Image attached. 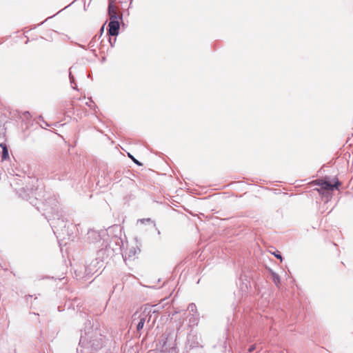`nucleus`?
Segmentation results:
<instances>
[{
	"label": "nucleus",
	"instance_id": "obj_1",
	"mask_svg": "<svg viewBox=\"0 0 353 353\" xmlns=\"http://www.w3.org/2000/svg\"><path fill=\"white\" fill-rule=\"evenodd\" d=\"M119 23L115 16H111L109 23V34L112 36H116L119 34Z\"/></svg>",
	"mask_w": 353,
	"mask_h": 353
},
{
	"label": "nucleus",
	"instance_id": "obj_16",
	"mask_svg": "<svg viewBox=\"0 0 353 353\" xmlns=\"http://www.w3.org/2000/svg\"><path fill=\"white\" fill-rule=\"evenodd\" d=\"M129 157H130L132 159H134V158H133V157H132V155H130V154H129Z\"/></svg>",
	"mask_w": 353,
	"mask_h": 353
},
{
	"label": "nucleus",
	"instance_id": "obj_6",
	"mask_svg": "<svg viewBox=\"0 0 353 353\" xmlns=\"http://www.w3.org/2000/svg\"><path fill=\"white\" fill-rule=\"evenodd\" d=\"M274 281L276 285H278V283L280 282L279 276L274 275Z\"/></svg>",
	"mask_w": 353,
	"mask_h": 353
},
{
	"label": "nucleus",
	"instance_id": "obj_15",
	"mask_svg": "<svg viewBox=\"0 0 353 353\" xmlns=\"http://www.w3.org/2000/svg\"><path fill=\"white\" fill-rule=\"evenodd\" d=\"M129 157H130L132 159H134V158H133V157H132V155H130V154H129Z\"/></svg>",
	"mask_w": 353,
	"mask_h": 353
},
{
	"label": "nucleus",
	"instance_id": "obj_5",
	"mask_svg": "<svg viewBox=\"0 0 353 353\" xmlns=\"http://www.w3.org/2000/svg\"><path fill=\"white\" fill-rule=\"evenodd\" d=\"M101 346V343L99 342V341H97V344L93 343L90 346L87 347V348L91 347V348H93V349L96 350V349L99 348Z\"/></svg>",
	"mask_w": 353,
	"mask_h": 353
},
{
	"label": "nucleus",
	"instance_id": "obj_12",
	"mask_svg": "<svg viewBox=\"0 0 353 353\" xmlns=\"http://www.w3.org/2000/svg\"><path fill=\"white\" fill-rule=\"evenodd\" d=\"M132 160H133L136 163H137V164H139V165L140 164V163H139V162H138L135 159H133Z\"/></svg>",
	"mask_w": 353,
	"mask_h": 353
},
{
	"label": "nucleus",
	"instance_id": "obj_3",
	"mask_svg": "<svg viewBox=\"0 0 353 353\" xmlns=\"http://www.w3.org/2000/svg\"><path fill=\"white\" fill-rule=\"evenodd\" d=\"M1 147L3 149L2 159L5 160L8 157V151L6 145L1 144Z\"/></svg>",
	"mask_w": 353,
	"mask_h": 353
},
{
	"label": "nucleus",
	"instance_id": "obj_8",
	"mask_svg": "<svg viewBox=\"0 0 353 353\" xmlns=\"http://www.w3.org/2000/svg\"><path fill=\"white\" fill-rule=\"evenodd\" d=\"M274 256H275L277 259H280L281 261H282V256H281V255L280 254H276V253H274Z\"/></svg>",
	"mask_w": 353,
	"mask_h": 353
},
{
	"label": "nucleus",
	"instance_id": "obj_10",
	"mask_svg": "<svg viewBox=\"0 0 353 353\" xmlns=\"http://www.w3.org/2000/svg\"><path fill=\"white\" fill-rule=\"evenodd\" d=\"M254 349V346H252L249 348V351L251 352Z\"/></svg>",
	"mask_w": 353,
	"mask_h": 353
},
{
	"label": "nucleus",
	"instance_id": "obj_4",
	"mask_svg": "<svg viewBox=\"0 0 353 353\" xmlns=\"http://www.w3.org/2000/svg\"><path fill=\"white\" fill-rule=\"evenodd\" d=\"M145 323V319L143 317L141 318L140 321L139 322L137 325V330H139L143 327Z\"/></svg>",
	"mask_w": 353,
	"mask_h": 353
},
{
	"label": "nucleus",
	"instance_id": "obj_11",
	"mask_svg": "<svg viewBox=\"0 0 353 353\" xmlns=\"http://www.w3.org/2000/svg\"><path fill=\"white\" fill-rule=\"evenodd\" d=\"M132 160H133L136 163H137V164H139V165L140 164V163H139V162H138L135 159H133Z\"/></svg>",
	"mask_w": 353,
	"mask_h": 353
},
{
	"label": "nucleus",
	"instance_id": "obj_2",
	"mask_svg": "<svg viewBox=\"0 0 353 353\" xmlns=\"http://www.w3.org/2000/svg\"><path fill=\"white\" fill-rule=\"evenodd\" d=\"M319 184L323 190H332L334 188H338L339 183L337 181L336 183L332 185L327 181H321Z\"/></svg>",
	"mask_w": 353,
	"mask_h": 353
},
{
	"label": "nucleus",
	"instance_id": "obj_9",
	"mask_svg": "<svg viewBox=\"0 0 353 353\" xmlns=\"http://www.w3.org/2000/svg\"><path fill=\"white\" fill-rule=\"evenodd\" d=\"M79 344H80V345H83V344H84V341H83V340H82V339H81V340H80V342H79Z\"/></svg>",
	"mask_w": 353,
	"mask_h": 353
},
{
	"label": "nucleus",
	"instance_id": "obj_7",
	"mask_svg": "<svg viewBox=\"0 0 353 353\" xmlns=\"http://www.w3.org/2000/svg\"><path fill=\"white\" fill-rule=\"evenodd\" d=\"M130 253L132 252V254H130V256H132V255H135L137 252H139V249H134V250L132 252V251H130Z\"/></svg>",
	"mask_w": 353,
	"mask_h": 353
},
{
	"label": "nucleus",
	"instance_id": "obj_13",
	"mask_svg": "<svg viewBox=\"0 0 353 353\" xmlns=\"http://www.w3.org/2000/svg\"><path fill=\"white\" fill-rule=\"evenodd\" d=\"M194 307V305H190V307L191 308V310H193V307Z\"/></svg>",
	"mask_w": 353,
	"mask_h": 353
},
{
	"label": "nucleus",
	"instance_id": "obj_14",
	"mask_svg": "<svg viewBox=\"0 0 353 353\" xmlns=\"http://www.w3.org/2000/svg\"><path fill=\"white\" fill-rule=\"evenodd\" d=\"M111 8H112V6H111V5H110V6H109V11H110V12Z\"/></svg>",
	"mask_w": 353,
	"mask_h": 353
}]
</instances>
